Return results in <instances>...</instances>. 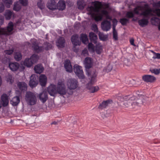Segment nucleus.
<instances>
[{"mask_svg":"<svg viewBox=\"0 0 160 160\" xmlns=\"http://www.w3.org/2000/svg\"><path fill=\"white\" fill-rule=\"evenodd\" d=\"M22 55L20 52H16L14 54L15 59L17 61H20L22 58Z\"/></svg>","mask_w":160,"mask_h":160,"instance_id":"obj_37","label":"nucleus"},{"mask_svg":"<svg viewBox=\"0 0 160 160\" xmlns=\"http://www.w3.org/2000/svg\"><path fill=\"white\" fill-rule=\"evenodd\" d=\"M73 71L76 75L79 78L83 79L84 78V75L81 66L78 65H75L74 66Z\"/></svg>","mask_w":160,"mask_h":160,"instance_id":"obj_8","label":"nucleus"},{"mask_svg":"<svg viewBox=\"0 0 160 160\" xmlns=\"http://www.w3.org/2000/svg\"><path fill=\"white\" fill-rule=\"evenodd\" d=\"M5 5L2 2H0V13L3 12L5 9Z\"/></svg>","mask_w":160,"mask_h":160,"instance_id":"obj_52","label":"nucleus"},{"mask_svg":"<svg viewBox=\"0 0 160 160\" xmlns=\"http://www.w3.org/2000/svg\"><path fill=\"white\" fill-rule=\"evenodd\" d=\"M40 100L43 103H45L48 99V93L46 91H43L39 94Z\"/></svg>","mask_w":160,"mask_h":160,"instance_id":"obj_21","label":"nucleus"},{"mask_svg":"<svg viewBox=\"0 0 160 160\" xmlns=\"http://www.w3.org/2000/svg\"><path fill=\"white\" fill-rule=\"evenodd\" d=\"M16 94L17 95L16 96H18L19 98L21 96L22 92L20 91L19 90H16Z\"/></svg>","mask_w":160,"mask_h":160,"instance_id":"obj_57","label":"nucleus"},{"mask_svg":"<svg viewBox=\"0 0 160 160\" xmlns=\"http://www.w3.org/2000/svg\"><path fill=\"white\" fill-rule=\"evenodd\" d=\"M96 76L95 73L94 72L91 77L90 81L86 85L87 89L89 90L90 92L91 93L97 92L99 89L98 86H93V85L96 81Z\"/></svg>","mask_w":160,"mask_h":160,"instance_id":"obj_3","label":"nucleus"},{"mask_svg":"<svg viewBox=\"0 0 160 160\" xmlns=\"http://www.w3.org/2000/svg\"><path fill=\"white\" fill-rule=\"evenodd\" d=\"M20 98L18 96L14 97L11 101V102L13 106H16L19 103Z\"/></svg>","mask_w":160,"mask_h":160,"instance_id":"obj_29","label":"nucleus"},{"mask_svg":"<svg viewBox=\"0 0 160 160\" xmlns=\"http://www.w3.org/2000/svg\"><path fill=\"white\" fill-rule=\"evenodd\" d=\"M17 86L21 92L24 91L27 89V84L24 82H19Z\"/></svg>","mask_w":160,"mask_h":160,"instance_id":"obj_25","label":"nucleus"},{"mask_svg":"<svg viewBox=\"0 0 160 160\" xmlns=\"http://www.w3.org/2000/svg\"><path fill=\"white\" fill-rule=\"evenodd\" d=\"M4 19L3 17L1 16L0 17V26H1L2 24L3 23Z\"/></svg>","mask_w":160,"mask_h":160,"instance_id":"obj_59","label":"nucleus"},{"mask_svg":"<svg viewBox=\"0 0 160 160\" xmlns=\"http://www.w3.org/2000/svg\"><path fill=\"white\" fill-rule=\"evenodd\" d=\"M57 93L61 95H65L67 92L66 87L64 82L61 81H59L57 86Z\"/></svg>","mask_w":160,"mask_h":160,"instance_id":"obj_7","label":"nucleus"},{"mask_svg":"<svg viewBox=\"0 0 160 160\" xmlns=\"http://www.w3.org/2000/svg\"><path fill=\"white\" fill-rule=\"evenodd\" d=\"M39 81L40 84L42 87L45 86L47 82V78L44 74L40 75L39 78Z\"/></svg>","mask_w":160,"mask_h":160,"instance_id":"obj_22","label":"nucleus"},{"mask_svg":"<svg viewBox=\"0 0 160 160\" xmlns=\"http://www.w3.org/2000/svg\"><path fill=\"white\" fill-rule=\"evenodd\" d=\"M13 52V49H10L5 51V53L8 55H11L12 54Z\"/></svg>","mask_w":160,"mask_h":160,"instance_id":"obj_54","label":"nucleus"},{"mask_svg":"<svg viewBox=\"0 0 160 160\" xmlns=\"http://www.w3.org/2000/svg\"><path fill=\"white\" fill-rule=\"evenodd\" d=\"M152 52H153L154 54L155 55V56H154L152 58L154 59H156V58H158L160 59V54L159 53H157L153 51H152Z\"/></svg>","mask_w":160,"mask_h":160,"instance_id":"obj_51","label":"nucleus"},{"mask_svg":"<svg viewBox=\"0 0 160 160\" xmlns=\"http://www.w3.org/2000/svg\"><path fill=\"white\" fill-rule=\"evenodd\" d=\"M137 103V106H141L143 105V99L142 98H139L136 101Z\"/></svg>","mask_w":160,"mask_h":160,"instance_id":"obj_45","label":"nucleus"},{"mask_svg":"<svg viewBox=\"0 0 160 160\" xmlns=\"http://www.w3.org/2000/svg\"><path fill=\"white\" fill-rule=\"evenodd\" d=\"M57 124V122H55V121H54V122H52V123H51V124H55V125H56Z\"/></svg>","mask_w":160,"mask_h":160,"instance_id":"obj_63","label":"nucleus"},{"mask_svg":"<svg viewBox=\"0 0 160 160\" xmlns=\"http://www.w3.org/2000/svg\"><path fill=\"white\" fill-rule=\"evenodd\" d=\"M25 99L29 105H34L37 103V98L36 94L31 92L28 91L26 92Z\"/></svg>","mask_w":160,"mask_h":160,"instance_id":"obj_4","label":"nucleus"},{"mask_svg":"<svg viewBox=\"0 0 160 160\" xmlns=\"http://www.w3.org/2000/svg\"><path fill=\"white\" fill-rule=\"evenodd\" d=\"M142 79L146 82L152 83L155 82L156 78L154 76L151 75H145L142 76Z\"/></svg>","mask_w":160,"mask_h":160,"instance_id":"obj_11","label":"nucleus"},{"mask_svg":"<svg viewBox=\"0 0 160 160\" xmlns=\"http://www.w3.org/2000/svg\"><path fill=\"white\" fill-rule=\"evenodd\" d=\"M38 77L36 75H32L30 77L29 86L32 88L35 87L38 83Z\"/></svg>","mask_w":160,"mask_h":160,"instance_id":"obj_12","label":"nucleus"},{"mask_svg":"<svg viewBox=\"0 0 160 160\" xmlns=\"http://www.w3.org/2000/svg\"><path fill=\"white\" fill-rule=\"evenodd\" d=\"M37 5L38 8L41 10L45 8V5L42 3V2H37Z\"/></svg>","mask_w":160,"mask_h":160,"instance_id":"obj_46","label":"nucleus"},{"mask_svg":"<svg viewBox=\"0 0 160 160\" xmlns=\"http://www.w3.org/2000/svg\"><path fill=\"white\" fill-rule=\"evenodd\" d=\"M152 73H153L156 75H158L160 73V69L154 68L150 70Z\"/></svg>","mask_w":160,"mask_h":160,"instance_id":"obj_42","label":"nucleus"},{"mask_svg":"<svg viewBox=\"0 0 160 160\" xmlns=\"http://www.w3.org/2000/svg\"><path fill=\"white\" fill-rule=\"evenodd\" d=\"M20 3L23 6H26L28 5V0H19Z\"/></svg>","mask_w":160,"mask_h":160,"instance_id":"obj_50","label":"nucleus"},{"mask_svg":"<svg viewBox=\"0 0 160 160\" xmlns=\"http://www.w3.org/2000/svg\"><path fill=\"white\" fill-rule=\"evenodd\" d=\"M93 45L92 43H90L88 44V47L89 48H92L93 47Z\"/></svg>","mask_w":160,"mask_h":160,"instance_id":"obj_62","label":"nucleus"},{"mask_svg":"<svg viewBox=\"0 0 160 160\" xmlns=\"http://www.w3.org/2000/svg\"><path fill=\"white\" fill-rule=\"evenodd\" d=\"M78 8L80 10H83L85 4L83 0H78L77 1Z\"/></svg>","mask_w":160,"mask_h":160,"instance_id":"obj_31","label":"nucleus"},{"mask_svg":"<svg viewBox=\"0 0 160 160\" xmlns=\"http://www.w3.org/2000/svg\"><path fill=\"white\" fill-rule=\"evenodd\" d=\"M43 70L44 68L41 64H38L35 66L34 68L35 72L37 73H41L43 72Z\"/></svg>","mask_w":160,"mask_h":160,"instance_id":"obj_27","label":"nucleus"},{"mask_svg":"<svg viewBox=\"0 0 160 160\" xmlns=\"http://www.w3.org/2000/svg\"><path fill=\"white\" fill-rule=\"evenodd\" d=\"M94 7L91 6L88 7V9L90 12V14L92 16V13H93L92 12H98L99 9L102 7L105 6H106L107 4H102V2L98 1H94L93 2Z\"/></svg>","mask_w":160,"mask_h":160,"instance_id":"obj_5","label":"nucleus"},{"mask_svg":"<svg viewBox=\"0 0 160 160\" xmlns=\"http://www.w3.org/2000/svg\"><path fill=\"white\" fill-rule=\"evenodd\" d=\"M29 59L31 61L33 64L36 63L38 61V56L37 54H33L30 57Z\"/></svg>","mask_w":160,"mask_h":160,"instance_id":"obj_32","label":"nucleus"},{"mask_svg":"<svg viewBox=\"0 0 160 160\" xmlns=\"http://www.w3.org/2000/svg\"><path fill=\"white\" fill-rule=\"evenodd\" d=\"M102 15H103V16L104 15L105 16L107 19L110 20H112L111 17L108 14V12L107 10H102Z\"/></svg>","mask_w":160,"mask_h":160,"instance_id":"obj_38","label":"nucleus"},{"mask_svg":"<svg viewBox=\"0 0 160 160\" xmlns=\"http://www.w3.org/2000/svg\"><path fill=\"white\" fill-rule=\"evenodd\" d=\"M2 84V79L1 76H0V86H1Z\"/></svg>","mask_w":160,"mask_h":160,"instance_id":"obj_64","label":"nucleus"},{"mask_svg":"<svg viewBox=\"0 0 160 160\" xmlns=\"http://www.w3.org/2000/svg\"><path fill=\"white\" fill-rule=\"evenodd\" d=\"M153 6L154 7H160V1L157 2H154L153 4Z\"/></svg>","mask_w":160,"mask_h":160,"instance_id":"obj_55","label":"nucleus"},{"mask_svg":"<svg viewBox=\"0 0 160 160\" xmlns=\"http://www.w3.org/2000/svg\"><path fill=\"white\" fill-rule=\"evenodd\" d=\"M1 99L2 102V106L4 107L7 106L9 103L8 95L5 93L3 94L1 97Z\"/></svg>","mask_w":160,"mask_h":160,"instance_id":"obj_17","label":"nucleus"},{"mask_svg":"<svg viewBox=\"0 0 160 160\" xmlns=\"http://www.w3.org/2000/svg\"><path fill=\"white\" fill-rule=\"evenodd\" d=\"M89 36L91 42L94 44H96L97 42L98 37L97 35L92 32L89 33Z\"/></svg>","mask_w":160,"mask_h":160,"instance_id":"obj_24","label":"nucleus"},{"mask_svg":"<svg viewBox=\"0 0 160 160\" xmlns=\"http://www.w3.org/2000/svg\"><path fill=\"white\" fill-rule=\"evenodd\" d=\"M119 22L123 26H126L128 23H129V20L127 18H122L119 20Z\"/></svg>","mask_w":160,"mask_h":160,"instance_id":"obj_33","label":"nucleus"},{"mask_svg":"<svg viewBox=\"0 0 160 160\" xmlns=\"http://www.w3.org/2000/svg\"><path fill=\"white\" fill-rule=\"evenodd\" d=\"M112 32L113 39L115 41L118 40V35L116 29L113 30Z\"/></svg>","mask_w":160,"mask_h":160,"instance_id":"obj_41","label":"nucleus"},{"mask_svg":"<svg viewBox=\"0 0 160 160\" xmlns=\"http://www.w3.org/2000/svg\"><path fill=\"white\" fill-rule=\"evenodd\" d=\"M133 12L132 11H128L125 15V17L129 19V18H133L134 16L135 13L133 11Z\"/></svg>","mask_w":160,"mask_h":160,"instance_id":"obj_36","label":"nucleus"},{"mask_svg":"<svg viewBox=\"0 0 160 160\" xmlns=\"http://www.w3.org/2000/svg\"><path fill=\"white\" fill-rule=\"evenodd\" d=\"M64 66L67 72H71L72 71V68L69 60H66L65 61Z\"/></svg>","mask_w":160,"mask_h":160,"instance_id":"obj_20","label":"nucleus"},{"mask_svg":"<svg viewBox=\"0 0 160 160\" xmlns=\"http://www.w3.org/2000/svg\"><path fill=\"white\" fill-rule=\"evenodd\" d=\"M92 29L95 32H98V29L97 25L95 24H92Z\"/></svg>","mask_w":160,"mask_h":160,"instance_id":"obj_48","label":"nucleus"},{"mask_svg":"<svg viewBox=\"0 0 160 160\" xmlns=\"http://www.w3.org/2000/svg\"><path fill=\"white\" fill-rule=\"evenodd\" d=\"M129 96H130L129 95L128 96H126L124 97L123 98V99L126 100V101L127 100L126 99L127 98H126L128 97ZM130 97H129V98H128V101L127 102H125L123 104L126 107H128L129 106V105L128 104V102L130 103V104L131 103H130Z\"/></svg>","mask_w":160,"mask_h":160,"instance_id":"obj_43","label":"nucleus"},{"mask_svg":"<svg viewBox=\"0 0 160 160\" xmlns=\"http://www.w3.org/2000/svg\"><path fill=\"white\" fill-rule=\"evenodd\" d=\"M31 42L32 44V47L33 51L37 53L43 52L44 49L46 51H48L51 49L52 48V44L47 42H46L43 43V47L44 48L43 46H38L36 39L33 40Z\"/></svg>","mask_w":160,"mask_h":160,"instance_id":"obj_2","label":"nucleus"},{"mask_svg":"<svg viewBox=\"0 0 160 160\" xmlns=\"http://www.w3.org/2000/svg\"><path fill=\"white\" fill-rule=\"evenodd\" d=\"M47 8L52 10H54L56 9V4L55 0H50L49 1L47 4Z\"/></svg>","mask_w":160,"mask_h":160,"instance_id":"obj_16","label":"nucleus"},{"mask_svg":"<svg viewBox=\"0 0 160 160\" xmlns=\"http://www.w3.org/2000/svg\"><path fill=\"white\" fill-rule=\"evenodd\" d=\"M12 14V12L10 10L7 11L4 14V16L6 19L10 20Z\"/></svg>","mask_w":160,"mask_h":160,"instance_id":"obj_34","label":"nucleus"},{"mask_svg":"<svg viewBox=\"0 0 160 160\" xmlns=\"http://www.w3.org/2000/svg\"><path fill=\"white\" fill-rule=\"evenodd\" d=\"M23 64L27 67H30L33 64L32 62L29 58H26L23 62Z\"/></svg>","mask_w":160,"mask_h":160,"instance_id":"obj_30","label":"nucleus"},{"mask_svg":"<svg viewBox=\"0 0 160 160\" xmlns=\"http://www.w3.org/2000/svg\"><path fill=\"white\" fill-rule=\"evenodd\" d=\"M56 9L59 10H63L66 8V3L65 1L63 0H60L56 4Z\"/></svg>","mask_w":160,"mask_h":160,"instance_id":"obj_19","label":"nucleus"},{"mask_svg":"<svg viewBox=\"0 0 160 160\" xmlns=\"http://www.w3.org/2000/svg\"><path fill=\"white\" fill-rule=\"evenodd\" d=\"M71 41L72 44L74 46L73 48V51L75 52H78V49H74V48L75 46L78 45H80V42L79 40L78 35L77 34L73 35L71 37Z\"/></svg>","mask_w":160,"mask_h":160,"instance_id":"obj_10","label":"nucleus"},{"mask_svg":"<svg viewBox=\"0 0 160 160\" xmlns=\"http://www.w3.org/2000/svg\"><path fill=\"white\" fill-rule=\"evenodd\" d=\"M21 9V7L17 4H15L14 5L13 9L14 10L18 11H19Z\"/></svg>","mask_w":160,"mask_h":160,"instance_id":"obj_49","label":"nucleus"},{"mask_svg":"<svg viewBox=\"0 0 160 160\" xmlns=\"http://www.w3.org/2000/svg\"><path fill=\"white\" fill-rule=\"evenodd\" d=\"M112 69V67L110 64L108 65L107 67L104 68L103 71L107 72H110Z\"/></svg>","mask_w":160,"mask_h":160,"instance_id":"obj_44","label":"nucleus"},{"mask_svg":"<svg viewBox=\"0 0 160 160\" xmlns=\"http://www.w3.org/2000/svg\"><path fill=\"white\" fill-rule=\"evenodd\" d=\"M7 81L10 82L11 84L13 82V80L12 79V76L11 75H9L7 78Z\"/></svg>","mask_w":160,"mask_h":160,"instance_id":"obj_53","label":"nucleus"},{"mask_svg":"<svg viewBox=\"0 0 160 160\" xmlns=\"http://www.w3.org/2000/svg\"><path fill=\"white\" fill-rule=\"evenodd\" d=\"M101 26L103 31H108L111 28V22L107 20H104L101 23Z\"/></svg>","mask_w":160,"mask_h":160,"instance_id":"obj_14","label":"nucleus"},{"mask_svg":"<svg viewBox=\"0 0 160 160\" xmlns=\"http://www.w3.org/2000/svg\"><path fill=\"white\" fill-rule=\"evenodd\" d=\"M13 24L12 22H10L8 24L7 28L0 29V35H9L11 34L13 30Z\"/></svg>","mask_w":160,"mask_h":160,"instance_id":"obj_6","label":"nucleus"},{"mask_svg":"<svg viewBox=\"0 0 160 160\" xmlns=\"http://www.w3.org/2000/svg\"><path fill=\"white\" fill-rule=\"evenodd\" d=\"M88 51L86 49H84L82 50V54L83 55H85L88 53Z\"/></svg>","mask_w":160,"mask_h":160,"instance_id":"obj_60","label":"nucleus"},{"mask_svg":"<svg viewBox=\"0 0 160 160\" xmlns=\"http://www.w3.org/2000/svg\"><path fill=\"white\" fill-rule=\"evenodd\" d=\"M80 39L82 40L83 43H85L88 40L87 35L85 34H81Z\"/></svg>","mask_w":160,"mask_h":160,"instance_id":"obj_39","label":"nucleus"},{"mask_svg":"<svg viewBox=\"0 0 160 160\" xmlns=\"http://www.w3.org/2000/svg\"><path fill=\"white\" fill-rule=\"evenodd\" d=\"M92 18H94L96 21H101L102 19L103 15L102 14L101 11V13H98L97 15H95L94 13H92Z\"/></svg>","mask_w":160,"mask_h":160,"instance_id":"obj_26","label":"nucleus"},{"mask_svg":"<svg viewBox=\"0 0 160 160\" xmlns=\"http://www.w3.org/2000/svg\"><path fill=\"white\" fill-rule=\"evenodd\" d=\"M67 85L69 89L74 90L78 87V81L74 78L69 79L67 81Z\"/></svg>","mask_w":160,"mask_h":160,"instance_id":"obj_9","label":"nucleus"},{"mask_svg":"<svg viewBox=\"0 0 160 160\" xmlns=\"http://www.w3.org/2000/svg\"><path fill=\"white\" fill-rule=\"evenodd\" d=\"M135 14L142 16L144 18L139 20L138 21L139 25L143 27L147 25L148 23V18L152 15V10L148 4H144L143 6H137L134 9Z\"/></svg>","mask_w":160,"mask_h":160,"instance_id":"obj_1","label":"nucleus"},{"mask_svg":"<svg viewBox=\"0 0 160 160\" xmlns=\"http://www.w3.org/2000/svg\"><path fill=\"white\" fill-rule=\"evenodd\" d=\"M98 36L100 39L103 41H106L108 38L106 36L104 35L102 33L100 32L98 33Z\"/></svg>","mask_w":160,"mask_h":160,"instance_id":"obj_40","label":"nucleus"},{"mask_svg":"<svg viewBox=\"0 0 160 160\" xmlns=\"http://www.w3.org/2000/svg\"><path fill=\"white\" fill-rule=\"evenodd\" d=\"M154 12L156 13L157 15L160 17V9H156L154 11Z\"/></svg>","mask_w":160,"mask_h":160,"instance_id":"obj_56","label":"nucleus"},{"mask_svg":"<svg viewBox=\"0 0 160 160\" xmlns=\"http://www.w3.org/2000/svg\"><path fill=\"white\" fill-rule=\"evenodd\" d=\"M130 42L131 45L133 46H136V45L134 43V40L133 38L131 39L130 40Z\"/></svg>","mask_w":160,"mask_h":160,"instance_id":"obj_58","label":"nucleus"},{"mask_svg":"<svg viewBox=\"0 0 160 160\" xmlns=\"http://www.w3.org/2000/svg\"><path fill=\"white\" fill-rule=\"evenodd\" d=\"M5 6L7 8H9L12 4V0H2Z\"/></svg>","mask_w":160,"mask_h":160,"instance_id":"obj_35","label":"nucleus"},{"mask_svg":"<svg viewBox=\"0 0 160 160\" xmlns=\"http://www.w3.org/2000/svg\"><path fill=\"white\" fill-rule=\"evenodd\" d=\"M65 41L64 38L62 37H60L58 39V44L57 46L60 48H62L64 47Z\"/></svg>","mask_w":160,"mask_h":160,"instance_id":"obj_28","label":"nucleus"},{"mask_svg":"<svg viewBox=\"0 0 160 160\" xmlns=\"http://www.w3.org/2000/svg\"><path fill=\"white\" fill-rule=\"evenodd\" d=\"M112 102V100L110 99H108L106 101H104L101 103L100 104L98 108L99 109H102L106 108Z\"/></svg>","mask_w":160,"mask_h":160,"instance_id":"obj_18","label":"nucleus"},{"mask_svg":"<svg viewBox=\"0 0 160 160\" xmlns=\"http://www.w3.org/2000/svg\"><path fill=\"white\" fill-rule=\"evenodd\" d=\"M84 64L86 69H89L91 68L92 65V61L91 58L89 57L85 58L84 61Z\"/></svg>","mask_w":160,"mask_h":160,"instance_id":"obj_15","label":"nucleus"},{"mask_svg":"<svg viewBox=\"0 0 160 160\" xmlns=\"http://www.w3.org/2000/svg\"><path fill=\"white\" fill-rule=\"evenodd\" d=\"M47 91L50 96H54L57 93V88L55 85L51 84L47 88Z\"/></svg>","mask_w":160,"mask_h":160,"instance_id":"obj_13","label":"nucleus"},{"mask_svg":"<svg viewBox=\"0 0 160 160\" xmlns=\"http://www.w3.org/2000/svg\"><path fill=\"white\" fill-rule=\"evenodd\" d=\"M20 66L19 64L17 62H11L9 63V67L12 71H17Z\"/></svg>","mask_w":160,"mask_h":160,"instance_id":"obj_23","label":"nucleus"},{"mask_svg":"<svg viewBox=\"0 0 160 160\" xmlns=\"http://www.w3.org/2000/svg\"><path fill=\"white\" fill-rule=\"evenodd\" d=\"M131 104L132 106L135 107L136 106H137V103H136V101L133 102H132Z\"/></svg>","mask_w":160,"mask_h":160,"instance_id":"obj_61","label":"nucleus"},{"mask_svg":"<svg viewBox=\"0 0 160 160\" xmlns=\"http://www.w3.org/2000/svg\"><path fill=\"white\" fill-rule=\"evenodd\" d=\"M118 22V21L116 19L114 18L113 19L112 21V22L113 23L112 28V30L116 29V27L117 24Z\"/></svg>","mask_w":160,"mask_h":160,"instance_id":"obj_47","label":"nucleus"}]
</instances>
